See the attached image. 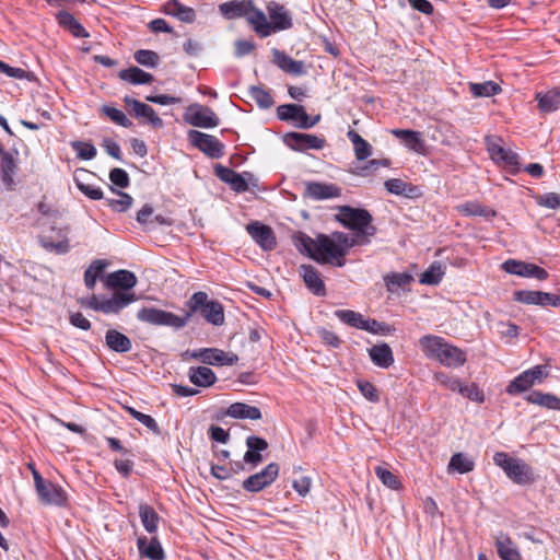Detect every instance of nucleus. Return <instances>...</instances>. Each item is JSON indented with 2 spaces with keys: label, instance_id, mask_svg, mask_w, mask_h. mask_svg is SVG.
Segmentation results:
<instances>
[{
  "label": "nucleus",
  "instance_id": "8",
  "mask_svg": "<svg viewBox=\"0 0 560 560\" xmlns=\"http://www.w3.org/2000/svg\"><path fill=\"white\" fill-rule=\"evenodd\" d=\"M185 355L200 360L202 363L209 365H234L238 361L237 354L233 352H225L218 348H202L194 351H186Z\"/></svg>",
  "mask_w": 560,
  "mask_h": 560
},
{
  "label": "nucleus",
  "instance_id": "15",
  "mask_svg": "<svg viewBox=\"0 0 560 560\" xmlns=\"http://www.w3.org/2000/svg\"><path fill=\"white\" fill-rule=\"evenodd\" d=\"M285 141L289 147L295 151H305L308 149L320 150L326 144V140L324 138L300 132L287 133Z\"/></svg>",
  "mask_w": 560,
  "mask_h": 560
},
{
  "label": "nucleus",
  "instance_id": "39",
  "mask_svg": "<svg viewBox=\"0 0 560 560\" xmlns=\"http://www.w3.org/2000/svg\"><path fill=\"white\" fill-rule=\"evenodd\" d=\"M110 190L117 196V198H106L105 201L109 208L116 212H125L131 208L133 198L121 190H117L114 186H109Z\"/></svg>",
  "mask_w": 560,
  "mask_h": 560
},
{
  "label": "nucleus",
  "instance_id": "56",
  "mask_svg": "<svg viewBox=\"0 0 560 560\" xmlns=\"http://www.w3.org/2000/svg\"><path fill=\"white\" fill-rule=\"evenodd\" d=\"M135 60L149 68H154L159 63V55L153 50L139 49L133 55Z\"/></svg>",
  "mask_w": 560,
  "mask_h": 560
},
{
  "label": "nucleus",
  "instance_id": "20",
  "mask_svg": "<svg viewBox=\"0 0 560 560\" xmlns=\"http://www.w3.org/2000/svg\"><path fill=\"white\" fill-rule=\"evenodd\" d=\"M300 275L302 276L305 285L317 296L326 294L324 281L319 277L318 270L312 265H302L300 267Z\"/></svg>",
  "mask_w": 560,
  "mask_h": 560
},
{
  "label": "nucleus",
  "instance_id": "61",
  "mask_svg": "<svg viewBox=\"0 0 560 560\" xmlns=\"http://www.w3.org/2000/svg\"><path fill=\"white\" fill-rule=\"evenodd\" d=\"M109 180L114 186H117L121 189L127 188L130 184L128 173L119 167H115L109 172Z\"/></svg>",
  "mask_w": 560,
  "mask_h": 560
},
{
  "label": "nucleus",
  "instance_id": "16",
  "mask_svg": "<svg viewBox=\"0 0 560 560\" xmlns=\"http://www.w3.org/2000/svg\"><path fill=\"white\" fill-rule=\"evenodd\" d=\"M246 231L264 250H272L276 247L275 233L269 225L252 222L247 224Z\"/></svg>",
  "mask_w": 560,
  "mask_h": 560
},
{
  "label": "nucleus",
  "instance_id": "54",
  "mask_svg": "<svg viewBox=\"0 0 560 560\" xmlns=\"http://www.w3.org/2000/svg\"><path fill=\"white\" fill-rule=\"evenodd\" d=\"M295 246L300 252L306 253L311 258L312 255H316V238L314 240L304 233H299V235L295 237Z\"/></svg>",
  "mask_w": 560,
  "mask_h": 560
},
{
  "label": "nucleus",
  "instance_id": "24",
  "mask_svg": "<svg viewBox=\"0 0 560 560\" xmlns=\"http://www.w3.org/2000/svg\"><path fill=\"white\" fill-rule=\"evenodd\" d=\"M273 63L277 65L282 71L293 74H305V66L303 61L294 60L279 49H272Z\"/></svg>",
  "mask_w": 560,
  "mask_h": 560
},
{
  "label": "nucleus",
  "instance_id": "50",
  "mask_svg": "<svg viewBox=\"0 0 560 560\" xmlns=\"http://www.w3.org/2000/svg\"><path fill=\"white\" fill-rule=\"evenodd\" d=\"M101 110L113 122L121 127L130 128L132 126V121L126 116V114L116 107L104 105Z\"/></svg>",
  "mask_w": 560,
  "mask_h": 560
},
{
  "label": "nucleus",
  "instance_id": "14",
  "mask_svg": "<svg viewBox=\"0 0 560 560\" xmlns=\"http://www.w3.org/2000/svg\"><path fill=\"white\" fill-rule=\"evenodd\" d=\"M502 268L508 273L520 277L536 278L538 280H546L548 278L546 269L530 262L509 259L502 264Z\"/></svg>",
  "mask_w": 560,
  "mask_h": 560
},
{
  "label": "nucleus",
  "instance_id": "22",
  "mask_svg": "<svg viewBox=\"0 0 560 560\" xmlns=\"http://www.w3.org/2000/svg\"><path fill=\"white\" fill-rule=\"evenodd\" d=\"M341 195V189L334 184H325L317 182L306 183V196L315 199L323 200L336 198Z\"/></svg>",
  "mask_w": 560,
  "mask_h": 560
},
{
  "label": "nucleus",
  "instance_id": "62",
  "mask_svg": "<svg viewBox=\"0 0 560 560\" xmlns=\"http://www.w3.org/2000/svg\"><path fill=\"white\" fill-rule=\"evenodd\" d=\"M537 203L549 209L560 208V195L557 192H547L536 198Z\"/></svg>",
  "mask_w": 560,
  "mask_h": 560
},
{
  "label": "nucleus",
  "instance_id": "59",
  "mask_svg": "<svg viewBox=\"0 0 560 560\" xmlns=\"http://www.w3.org/2000/svg\"><path fill=\"white\" fill-rule=\"evenodd\" d=\"M411 281L412 276L407 272H394L385 277V282L390 291H393L394 288L405 287Z\"/></svg>",
  "mask_w": 560,
  "mask_h": 560
},
{
  "label": "nucleus",
  "instance_id": "60",
  "mask_svg": "<svg viewBox=\"0 0 560 560\" xmlns=\"http://www.w3.org/2000/svg\"><path fill=\"white\" fill-rule=\"evenodd\" d=\"M357 386L360 393L371 402H378L380 395L377 388L369 381L358 380Z\"/></svg>",
  "mask_w": 560,
  "mask_h": 560
},
{
  "label": "nucleus",
  "instance_id": "10",
  "mask_svg": "<svg viewBox=\"0 0 560 560\" xmlns=\"http://www.w3.org/2000/svg\"><path fill=\"white\" fill-rule=\"evenodd\" d=\"M279 475V465L270 463L261 471L250 475L242 483L247 492H259L270 486Z\"/></svg>",
  "mask_w": 560,
  "mask_h": 560
},
{
  "label": "nucleus",
  "instance_id": "5",
  "mask_svg": "<svg viewBox=\"0 0 560 560\" xmlns=\"http://www.w3.org/2000/svg\"><path fill=\"white\" fill-rule=\"evenodd\" d=\"M190 317L191 312H186L184 316H178L174 313L155 307H142L137 313V318L140 322L154 326H167L176 329L186 326Z\"/></svg>",
  "mask_w": 560,
  "mask_h": 560
},
{
  "label": "nucleus",
  "instance_id": "55",
  "mask_svg": "<svg viewBox=\"0 0 560 560\" xmlns=\"http://www.w3.org/2000/svg\"><path fill=\"white\" fill-rule=\"evenodd\" d=\"M127 411L129 415L138 420L140 423H142L144 427H147L150 431H152L154 434H160L161 430L158 425L156 421L149 415L142 413L135 408L128 407Z\"/></svg>",
  "mask_w": 560,
  "mask_h": 560
},
{
  "label": "nucleus",
  "instance_id": "9",
  "mask_svg": "<svg viewBox=\"0 0 560 560\" xmlns=\"http://www.w3.org/2000/svg\"><path fill=\"white\" fill-rule=\"evenodd\" d=\"M184 120L199 128H213L220 124V119L210 107L199 104H192L187 108Z\"/></svg>",
  "mask_w": 560,
  "mask_h": 560
},
{
  "label": "nucleus",
  "instance_id": "46",
  "mask_svg": "<svg viewBox=\"0 0 560 560\" xmlns=\"http://www.w3.org/2000/svg\"><path fill=\"white\" fill-rule=\"evenodd\" d=\"M248 95L262 108L268 109L273 106L275 101L270 92L262 86L252 85L248 88Z\"/></svg>",
  "mask_w": 560,
  "mask_h": 560
},
{
  "label": "nucleus",
  "instance_id": "17",
  "mask_svg": "<svg viewBox=\"0 0 560 560\" xmlns=\"http://www.w3.org/2000/svg\"><path fill=\"white\" fill-rule=\"evenodd\" d=\"M105 285L108 289L130 290L136 287L138 280L132 271L119 269L108 273L104 279Z\"/></svg>",
  "mask_w": 560,
  "mask_h": 560
},
{
  "label": "nucleus",
  "instance_id": "23",
  "mask_svg": "<svg viewBox=\"0 0 560 560\" xmlns=\"http://www.w3.org/2000/svg\"><path fill=\"white\" fill-rule=\"evenodd\" d=\"M135 301H137L135 293L116 292L110 299L103 300V305L100 308L105 314H117Z\"/></svg>",
  "mask_w": 560,
  "mask_h": 560
},
{
  "label": "nucleus",
  "instance_id": "19",
  "mask_svg": "<svg viewBox=\"0 0 560 560\" xmlns=\"http://www.w3.org/2000/svg\"><path fill=\"white\" fill-rule=\"evenodd\" d=\"M488 151L494 162L511 168L513 172L518 171V155L515 152L497 143H490Z\"/></svg>",
  "mask_w": 560,
  "mask_h": 560
},
{
  "label": "nucleus",
  "instance_id": "64",
  "mask_svg": "<svg viewBox=\"0 0 560 560\" xmlns=\"http://www.w3.org/2000/svg\"><path fill=\"white\" fill-rule=\"evenodd\" d=\"M77 186L80 191H82L86 197H89L92 200H101L104 198L103 191L100 187H95L83 183H78Z\"/></svg>",
  "mask_w": 560,
  "mask_h": 560
},
{
  "label": "nucleus",
  "instance_id": "38",
  "mask_svg": "<svg viewBox=\"0 0 560 560\" xmlns=\"http://www.w3.org/2000/svg\"><path fill=\"white\" fill-rule=\"evenodd\" d=\"M1 160V173H2V180L8 189H12L14 186V173L16 170V163L13 158V155L9 152H3L0 155Z\"/></svg>",
  "mask_w": 560,
  "mask_h": 560
},
{
  "label": "nucleus",
  "instance_id": "25",
  "mask_svg": "<svg viewBox=\"0 0 560 560\" xmlns=\"http://www.w3.org/2000/svg\"><path fill=\"white\" fill-rule=\"evenodd\" d=\"M36 492L39 500L47 505L61 506L67 502V494L65 490L51 481L46 483L43 490H37Z\"/></svg>",
  "mask_w": 560,
  "mask_h": 560
},
{
  "label": "nucleus",
  "instance_id": "58",
  "mask_svg": "<svg viewBox=\"0 0 560 560\" xmlns=\"http://www.w3.org/2000/svg\"><path fill=\"white\" fill-rule=\"evenodd\" d=\"M456 392H458L463 397L468 398L472 401L482 402L485 400L483 393L475 383L464 385L460 382L459 388H457Z\"/></svg>",
  "mask_w": 560,
  "mask_h": 560
},
{
  "label": "nucleus",
  "instance_id": "36",
  "mask_svg": "<svg viewBox=\"0 0 560 560\" xmlns=\"http://www.w3.org/2000/svg\"><path fill=\"white\" fill-rule=\"evenodd\" d=\"M118 77L120 80L136 85L150 84L154 80V77L151 73L145 72L136 66L119 71Z\"/></svg>",
  "mask_w": 560,
  "mask_h": 560
},
{
  "label": "nucleus",
  "instance_id": "3",
  "mask_svg": "<svg viewBox=\"0 0 560 560\" xmlns=\"http://www.w3.org/2000/svg\"><path fill=\"white\" fill-rule=\"evenodd\" d=\"M187 305L189 307L188 312H191V315L199 312L208 323L214 326L224 324L223 305L215 300L209 301L206 292L198 291L194 293L187 302Z\"/></svg>",
  "mask_w": 560,
  "mask_h": 560
},
{
  "label": "nucleus",
  "instance_id": "28",
  "mask_svg": "<svg viewBox=\"0 0 560 560\" xmlns=\"http://www.w3.org/2000/svg\"><path fill=\"white\" fill-rule=\"evenodd\" d=\"M137 544L142 557L150 560H164L165 553L156 537H152L150 540L144 536L139 537Z\"/></svg>",
  "mask_w": 560,
  "mask_h": 560
},
{
  "label": "nucleus",
  "instance_id": "40",
  "mask_svg": "<svg viewBox=\"0 0 560 560\" xmlns=\"http://www.w3.org/2000/svg\"><path fill=\"white\" fill-rule=\"evenodd\" d=\"M139 516L144 529L149 533H155L158 530V523L160 521L159 514L155 510L148 504H140Z\"/></svg>",
  "mask_w": 560,
  "mask_h": 560
},
{
  "label": "nucleus",
  "instance_id": "47",
  "mask_svg": "<svg viewBox=\"0 0 560 560\" xmlns=\"http://www.w3.org/2000/svg\"><path fill=\"white\" fill-rule=\"evenodd\" d=\"M469 90L475 97H489L501 92V86L493 81L470 83Z\"/></svg>",
  "mask_w": 560,
  "mask_h": 560
},
{
  "label": "nucleus",
  "instance_id": "12",
  "mask_svg": "<svg viewBox=\"0 0 560 560\" xmlns=\"http://www.w3.org/2000/svg\"><path fill=\"white\" fill-rule=\"evenodd\" d=\"M214 174L222 182L229 184L231 188L236 192H244L248 190V182L254 179V175L249 172L238 174L234 170L218 164L214 167Z\"/></svg>",
  "mask_w": 560,
  "mask_h": 560
},
{
  "label": "nucleus",
  "instance_id": "57",
  "mask_svg": "<svg viewBox=\"0 0 560 560\" xmlns=\"http://www.w3.org/2000/svg\"><path fill=\"white\" fill-rule=\"evenodd\" d=\"M299 112H302V105L298 104H284L277 108L278 118L283 121L296 120Z\"/></svg>",
  "mask_w": 560,
  "mask_h": 560
},
{
  "label": "nucleus",
  "instance_id": "30",
  "mask_svg": "<svg viewBox=\"0 0 560 560\" xmlns=\"http://www.w3.org/2000/svg\"><path fill=\"white\" fill-rule=\"evenodd\" d=\"M164 12L177 18L185 23H192L196 20V12L192 8L182 4L178 0H170L164 7Z\"/></svg>",
  "mask_w": 560,
  "mask_h": 560
},
{
  "label": "nucleus",
  "instance_id": "11",
  "mask_svg": "<svg viewBox=\"0 0 560 560\" xmlns=\"http://www.w3.org/2000/svg\"><path fill=\"white\" fill-rule=\"evenodd\" d=\"M513 299L516 302L539 305V306H553L560 307V295L532 290H520L513 293Z\"/></svg>",
  "mask_w": 560,
  "mask_h": 560
},
{
  "label": "nucleus",
  "instance_id": "1",
  "mask_svg": "<svg viewBox=\"0 0 560 560\" xmlns=\"http://www.w3.org/2000/svg\"><path fill=\"white\" fill-rule=\"evenodd\" d=\"M419 343L428 358L435 359L447 368H458L466 362L464 351L445 342L441 337L427 335L420 338Z\"/></svg>",
  "mask_w": 560,
  "mask_h": 560
},
{
  "label": "nucleus",
  "instance_id": "32",
  "mask_svg": "<svg viewBox=\"0 0 560 560\" xmlns=\"http://www.w3.org/2000/svg\"><path fill=\"white\" fill-rule=\"evenodd\" d=\"M56 19L61 27L69 31L74 37H89V32L68 11H59Z\"/></svg>",
  "mask_w": 560,
  "mask_h": 560
},
{
  "label": "nucleus",
  "instance_id": "49",
  "mask_svg": "<svg viewBox=\"0 0 560 560\" xmlns=\"http://www.w3.org/2000/svg\"><path fill=\"white\" fill-rule=\"evenodd\" d=\"M335 315L342 323L358 329H363L365 318L363 317L362 314L351 310H337L335 312Z\"/></svg>",
  "mask_w": 560,
  "mask_h": 560
},
{
  "label": "nucleus",
  "instance_id": "51",
  "mask_svg": "<svg viewBox=\"0 0 560 560\" xmlns=\"http://www.w3.org/2000/svg\"><path fill=\"white\" fill-rule=\"evenodd\" d=\"M386 190L397 196H410L411 185L399 178H390L384 183Z\"/></svg>",
  "mask_w": 560,
  "mask_h": 560
},
{
  "label": "nucleus",
  "instance_id": "63",
  "mask_svg": "<svg viewBox=\"0 0 560 560\" xmlns=\"http://www.w3.org/2000/svg\"><path fill=\"white\" fill-rule=\"evenodd\" d=\"M434 378L447 389L452 392H456L459 388L460 381L456 377H452L445 373L439 372L435 373Z\"/></svg>",
  "mask_w": 560,
  "mask_h": 560
},
{
  "label": "nucleus",
  "instance_id": "45",
  "mask_svg": "<svg viewBox=\"0 0 560 560\" xmlns=\"http://www.w3.org/2000/svg\"><path fill=\"white\" fill-rule=\"evenodd\" d=\"M133 114L137 118H140V117L147 118L148 121L154 128L163 127V120L156 115L155 110L148 104H144L142 102H136Z\"/></svg>",
  "mask_w": 560,
  "mask_h": 560
},
{
  "label": "nucleus",
  "instance_id": "53",
  "mask_svg": "<svg viewBox=\"0 0 560 560\" xmlns=\"http://www.w3.org/2000/svg\"><path fill=\"white\" fill-rule=\"evenodd\" d=\"M71 147L77 152V156L81 160L89 161L96 156V148L90 142L73 141Z\"/></svg>",
  "mask_w": 560,
  "mask_h": 560
},
{
  "label": "nucleus",
  "instance_id": "33",
  "mask_svg": "<svg viewBox=\"0 0 560 560\" xmlns=\"http://www.w3.org/2000/svg\"><path fill=\"white\" fill-rule=\"evenodd\" d=\"M226 415L234 419H261V411L255 406L245 402H233L229 406Z\"/></svg>",
  "mask_w": 560,
  "mask_h": 560
},
{
  "label": "nucleus",
  "instance_id": "2",
  "mask_svg": "<svg viewBox=\"0 0 560 560\" xmlns=\"http://www.w3.org/2000/svg\"><path fill=\"white\" fill-rule=\"evenodd\" d=\"M493 462L503 469L514 483L524 486L535 481L532 467L520 458L510 457L506 453L498 452L493 456Z\"/></svg>",
  "mask_w": 560,
  "mask_h": 560
},
{
  "label": "nucleus",
  "instance_id": "13",
  "mask_svg": "<svg viewBox=\"0 0 560 560\" xmlns=\"http://www.w3.org/2000/svg\"><path fill=\"white\" fill-rule=\"evenodd\" d=\"M316 244V255H312V259L318 264H334V257L346 256L345 250L325 234L317 235Z\"/></svg>",
  "mask_w": 560,
  "mask_h": 560
},
{
  "label": "nucleus",
  "instance_id": "34",
  "mask_svg": "<svg viewBox=\"0 0 560 560\" xmlns=\"http://www.w3.org/2000/svg\"><path fill=\"white\" fill-rule=\"evenodd\" d=\"M188 377L194 385L199 387H210L217 382L215 373L207 366L190 368Z\"/></svg>",
  "mask_w": 560,
  "mask_h": 560
},
{
  "label": "nucleus",
  "instance_id": "42",
  "mask_svg": "<svg viewBox=\"0 0 560 560\" xmlns=\"http://www.w3.org/2000/svg\"><path fill=\"white\" fill-rule=\"evenodd\" d=\"M475 468V463L471 458H469L464 453L454 454L448 463L447 469L448 471H455L458 474H467L472 471Z\"/></svg>",
  "mask_w": 560,
  "mask_h": 560
},
{
  "label": "nucleus",
  "instance_id": "7",
  "mask_svg": "<svg viewBox=\"0 0 560 560\" xmlns=\"http://www.w3.org/2000/svg\"><path fill=\"white\" fill-rule=\"evenodd\" d=\"M548 376L546 366L535 365L522 372L516 376L506 387V393L510 395L524 393L535 384H540L544 378Z\"/></svg>",
  "mask_w": 560,
  "mask_h": 560
},
{
  "label": "nucleus",
  "instance_id": "52",
  "mask_svg": "<svg viewBox=\"0 0 560 560\" xmlns=\"http://www.w3.org/2000/svg\"><path fill=\"white\" fill-rule=\"evenodd\" d=\"M375 475L382 481V483L389 489L398 490L401 487L397 476L382 466L375 467Z\"/></svg>",
  "mask_w": 560,
  "mask_h": 560
},
{
  "label": "nucleus",
  "instance_id": "4",
  "mask_svg": "<svg viewBox=\"0 0 560 560\" xmlns=\"http://www.w3.org/2000/svg\"><path fill=\"white\" fill-rule=\"evenodd\" d=\"M336 220L351 231H360L365 234H375L376 228L372 225L373 218L365 209L352 208L350 206L339 207Z\"/></svg>",
  "mask_w": 560,
  "mask_h": 560
},
{
  "label": "nucleus",
  "instance_id": "37",
  "mask_svg": "<svg viewBox=\"0 0 560 560\" xmlns=\"http://www.w3.org/2000/svg\"><path fill=\"white\" fill-rule=\"evenodd\" d=\"M68 228L58 230V237L60 238L57 242H54L50 237H43L40 240L42 246L47 250H52L57 254H67L70 250L69 241L67 237Z\"/></svg>",
  "mask_w": 560,
  "mask_h": 560
},
{
  "label": "nucleus",
  "instance_id": "6",
  "mask_svg": "<svg viewBox=\"0 0 560 560\" xmlns=\"http://www.w3.org/2000/svg\"><path fill=\"white\" fill-rule=\"evenodd\" d=\"M187 137L191 145L211 159H219L224 154V144L212 135L191 129Z\"/></svg>",
  "mask_w": 560,
  "mask_h": 560
},
{
  "label": "nucleus",
  "instance_id": "31",
  "mask_svg": "<svg viewBox=\"0 0 560 560\" xmlns=\"http://www.w3.org/2000/svg\"><path fill=\"white\" fill-rule=\"evenodd\" d=\"M106 346L115 352L125 353L131 350V340L116 329H108L105 335Z\"/></svg>",
  "mask_w": 560,
  "mask_h": 560
},
{
  "label": "nucleus",
  "instance_id": "48",
  "mask_svg": "<svg viewBox=\"0 0 560 560\" xmlns=\"http://www.w3.org/2000/svg\"><path fill=\"white\" fill-rule=\"evenodd\" d=\"M538 107L541 112L551 113L560 105V92L550 91L544 95H537Z\"/></svg>",
  "mask_w": 560,
  "mask_h": 560
},
{
  "label": "nucleus",
  "instance_id": "21",
  "mask_svg": "<svg viewBox=\"0 0 560 560\" xmlns=\"http://www.w3.org/2000/svg\"><path fill=\"white\" fill-rule=\"evenodd\" d=\"M250 9H254V1L253 0H233L229 2H224L219 5V11L221 14L229 19L233 20L236 18H243L248 15Z\"/></svg>",
  "mask_w": 560,
  "mask_h": 560
},
{
  "label": "nucleus",
  "instance_id": "41",
  "mask_svg": "<svg viewBox=\"0 0 560 560\" xmlns=\"http://www.w3.org/2000/svg\"><path fill=\"white\" fill-rule=\"evenodd\" d=\"M347 136L353 144L355 158L359 161H364L372 154L371 144L364 140L357 131L349 130Z\"/></svg>",
  "mask_w": 560,
  "mask_h": 560
},
{
  "label": "nucleus",
  "instance_id": "35",
  "mask_svg": "<svg viewBox=\"0 0 560 560\" xmlns=\"http://www.w3.org/2000/svg\"><path fill=\"white\" fill-rule=\"evenodd\" d=\"M528 402L550 410H560V397L538 390H533L525 398Z\"/></svg>",
  "mask_w": 560,
  "mask_h": 560
},
{
  "label": "nucleus",
  "instance_id": "27",
  "mask_svg": "<svg viewBox=\"0 0 560 560\" xmlns=\"http://www.w3.org/2000/svg\"><path fill=\"white\" fill-rule=\"evenodd\" d=\"M392 132L396 138L400 139L404 142V144L410 150L419 154L425 153V143L421 139L420 132L408 129H394Z\"/></svg>",
  "mask_w": 560,
  "mask_h": 560
},
{
  "label": "nucleus",
  "instance_id": "18",
  "mask_svg": "<svg viewBox=\"0 0 560 560\" xmlns=\"http://www.w3.org/2000/svg\"><path fill=\"white\" fill-rule=\"evenodd\" d=\"M267 11L271 20L269 23H271L273 32L292 27V19L283 5L271 1L267 5Z\"/></svg>",
  "mask_w": 560,
  "mask_h": 560
},
{
  "label": "nucleus",
  "instance_id": "26",
  "mask_svg": "<svg viewBox=\"0 0 560 560\" xmlns=\"http://www.w3.org/2000/svg\"><path fill=\"white\" fill-rule=\"evenodd\" d=\"M246 20L253 26L254 31L262 38L273 33V27L267 20L266 14L255 5L254 9H250L248 15H246Z\"/></svg>",
  "mask_w": 560,
  "mask_h": 560
},
{
  "label": "nucleus",
  "instance_id": "44",
  "mask_svg": "<svg viewBox=\"0 0 560 560\" xmlns=\"http://www.w3.org/2000/svg\"><path fill=\"white\" fill-rule=\"evenodd\" d=\"M445 272L444 266L439 262H432L429 268L420 276V283L435 285L440 283Z\"/></svg>",
  "mask_w": 560,
  "mask_h": 560
},
{
  "label": "nucleus",
  "instance_id": "29",
  "mask_svg": "<svg viewBox=\"0 0 560 560\" xmlns=\"http://www.w3.org/2000/svg\"><path fill=\"white\" fill-rule=\"evenodd\" d=\"M371 361L378 368L387 369L394 363L392 348L385 343H378L369 349Z\"/></svg>",
  "mask_w": 560,
  "mask_h": 560
},
{
  "label": "nucleus",
  "instance_id": "43",
  "mask_svg": "<svg viewBox=\"0 0 560 560\" xmlns=\"http://www.w3.org/2000/svg\"><path fill=\"white\" fill-rule=\"evenodd\" d=\"M495 547L502 560H522L521 553L513 547V542L509 536L498 538Z\"/></svg>",
  "mask_w": 560,
  "mask_h": 560
}]
</instances>
